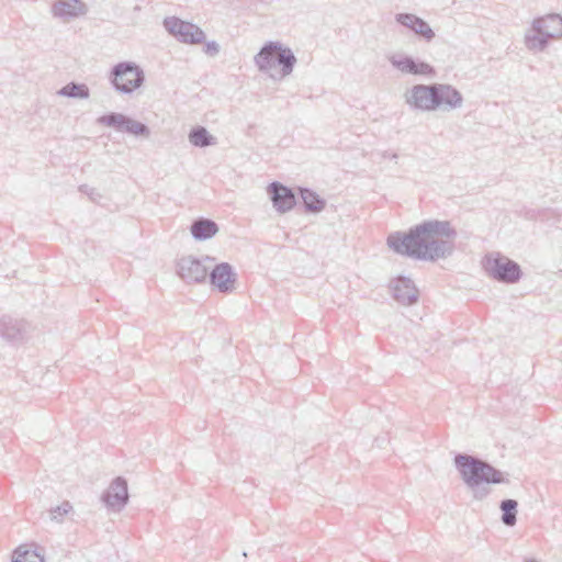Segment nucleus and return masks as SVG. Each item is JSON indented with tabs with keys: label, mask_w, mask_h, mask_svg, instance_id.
<instances>
[{
	"label": "nucleus",
	"mask_w": 562,
	"mask_h": 562,
	"mask_svg": "<svg viewBox=\"0 0 562 562\" xmlns=\"http://www.w3.org/2000/svg\"><path fill=\"white\" fill-rule=\"evenodd\" d=\"M97 123L103 126L112 127L117 132H124L136 137L148 138L150 136L149 127L123 113L110 112L97 119Z\"/></svg>",
	"instance_id": "nucleus-7"
},
{
	"label": "nucleus",
	"mask_w": 562,
	"mask_h": 562,
	"mask_svg": "<svg viewBox=\"0 0 562 562\" xmlns=\"http://www.w3.org/2000/svg\"><path fill=\"white\" fill-rule=\"evenodd\" d=\"M11 562H44V555L37 547L29 549L27 544H23L14 550Z\"/></svg>",
	"instance_id": "nucleus-23"
},
{
	"label": "nucleus",
	"mask_w": 562,
	"mask_h": 562,
	"mask_svg": "<svg viewBox=\"0 0 562 562\" xmlns=\"http://www.w3.org/2000/svg\"><path fill=\"white\" fill-rule=\"evenodd\" d=\"M300 194L306 212L319 213L325 209V199L321 198L315 191L308 188H301Z\"/></svg>",
	"instance_id": "nucleus-20"
},
{
	"label": "nucleus",
	"mask_w": 562,
	"mask_h": 562,
	"mask_svg": "<svg viewBox=\"0 0 562 562\" xmlns=\"http://www.w3.org/2000/svg\"><path fill=\"white\" fill-rule=\"evenodd\" d=\"M525 562H537L535 559H526Z\"/></svg>",
	"instance_id": "nucleus-30"
},
{
	"label": "nucleus",
	"mask_w": 562,
	"mask_h": 562,
	"mask_svg": "<svg viewBox=\"0 0 562 562\" xmlns=\"http://www.w3.org/2000/svg\"><path fill=\"white\" fill-rule=\"evenodd\" d=\"M71 509L72 505L68 501H65L49 510L50 518L56 521H61L63 517L69 514Z\"/></svg>",
	"instance_id": "nucleus-26"
},
{
	"label": "nucleus",
	"mask_w": 562,
	"mask_h": 562,
	"mask_svg": "<svg viewBox=\"0 0 562 562\" xmlns=\"http://www.w3.org/2000/svg\"><path fill=\"white\" fill-rule=\"evenodd\" d=\"M395 21L413 31L417 36L426 42H431L435 38V32L430 25L425 20L413 13H397L395 15Z\"/></svg>",
	"instance_id": "nucleus-16"
},
{
	"label": "nucleus",
	"mask_w": 562,
	"mask_h": 562,
	"mask_svg": "<svg viewBox=\"0 0 562 562\" xmlns=\"http://www.w3.org/2000/svg\"><path fill=\"white\" fill-rule=\"evenodd\" d=\"M52 13L60 19L77 18L87 13V5L81 0H56Z\"/></svg>",
	"instance_id": "nucleus-17"
},
{
	"label": "nucleus",
	"mask_w": 562,
	"mask_h": 562,
	"mask_svg": "<svg viewBox=\"0 0 562 562\" xmlns=\"http://www.w3.org/2000/svg\"><path fill=\"white\" fill-rule=\"evenodd\" d=\"M393 297L402 305H413L417 303L419 291L413 280L406 277H397L390 283Z\"/></svg>",
	"instance_id": "nucleus-15"
},
{
	"label": "nucleus",
	"mask_w": 562,
	"mask_h": 562,
	"mask_svg": "<svg viewBox=\"0 0 562 562\" xmlns=\"http://www.w3.org/2000/svg\"><path fill=\"white\" fill-rule=\"evenodd\" d=\"M215 259L204 256L202 259L193 256H186L177 261V274L186 283H203L207 279L209 267L205 262H213Z\"/></svg>",
	"instance_id": "nucleus-8"
},
{
	"label": "nucleus",
	"mask_w": 562,
	"mask_h": 562,
	"mask_svg": "<svg viewBox=\"0 0 562 562\" xmlns=\"http://www.w3.org/2000/svg\"><path fill=\"white\" fill-rule=\"evenodd\" d=\"M57 94L71 99H88L90 97V90L86 83L71 81L60 88Z\"/></svg>",
	"instance_id": "nucleus-22"
},
{
	"label": "nucleus",
	"mask_w": 562,
	"mask_h": 562,
	"mask_svg": "<svg viewBox=\"0 0 562 562\" xmlns=\"http://www.w3.org/2000/svg\"><path fill=\"white\" fill-rule=\"evenodd\" d=\"M532 30L544 31L551 40L560 38L562 37V16L552 13L544 18L535 19Z\"/></svg>",
	"instance_id": "nucleus-18"
},
{
	"label": "nucleus",
	"mask_w": 562,
	"mask_h": 562,
	"mask_svg": "<svg viewBox=\"0 0 562 562\" xmlns=\"http://www.w3.org/2000/svg\"><path fill=\"white\" fill-rule=\"evenodd\" d=\"M457 231L449 221L428 220L407 232L387 236V246L396 254L422 261L435 262L454 251Z\"/></svg>",
	"instance_id": "nucleus-1"
},
{
	"label": "nucleus",
	"mask_w": 562,
	"mask_h": 562,
	"mask_svg": "<svg viewBox=\"0 0 562 562\" xmlns=\"http://www.w3.org/2000/svg\"><path fill=\"white\" fill-rule=\"evenodd\" d=\"M189 142L195 147H207L216 145V137L211 135L204 126H195L191 128L188 135Z\"/></svg>",
	"instance_id": "nucleus-21"
},
{
	"label": "nucleus",
	"mask_w": 562,
	"mask_h": 562,
	"mask_svg": "<svg viewBox=\"0 0 562 562\" xmlns=\"http://www.w3.org/2000/svg\"><path fill=\"white\" fill-rule=\"evenodd\" d=\"M209 281L220 293H232L236 288L237 273L228 262H221L209 269Z\"/></svg>",
	"instance_id": "nucleus-11"
},
{
	"label": "nucleus",
	"mask_w": 562,
	"mask_h": 562,
	"mask_svg": "<svg viewBox=\"0 0 562 562\" xmlns=\"http://www.w3.org/2000/svg\"><path fill=\"white\" fill-rule=\"evenodd\" d=\"M203 52L206 55H209L211 57H214V56H216L220 53V45L215 41L206 42L205 45H204Z\"/></svg>",
	"instance_id": "nucleus-27"
},
{
	"label": "nucleus",
	"mask_w": 562,
	"mask_h": 562,
	"mask_svg": "<svg viewBox=\"0 0 562 562\" xmlns=\"http://www.w3.org/2000/svg\"><path fill=\"white\" fill-rule=\"evenodd\" d=\"M255 64L261 72L280 81L292 74L296 57L290 47L280 42H268L255 56Z\"/></svg>",
	"instance_id": "nucleus-4"
},
{
	"label": "nucleus",
	"mask_w": 562,
	"mask_h": 562,
	"mask_svg": "<svg viewBox=\"0 0 562 562\" xmlns=\"http://www.w3.org/2000/svg\"><path fill=\"white\" fill-rule=\"evenodd\" d=\"M482 267L488 277L506 284L517 283L522 277L520 266L499 252L487 254Z\"/></svg>",
	"instance_id": "nucleus-6"
},
{
	"label": "nucleus",
	"mask_w": 562,
	"mask_h": 562,
	"mask_svg": "<svg viewBox=\"0 0 562 562\" xmlns=\"http://www.w3.org/2000/svg\"><path fill=\"white\" fill-rule=\"evenodd\" d=\"M406 103L426 112L451 111L462 106L463 95L448 83L415 85L406 93Z\"/></svg>",
	"instance_id": "nucleus-3"
},
{
	"label": "nucleus",
	"mask_w": 562,
	"mask_h": 562,
	"mask_svg": "<svg viewBox=\"0 0 562 562\" xmlns=\"http://www.w3.org/2000/svg\"><path fill=\"white\" fill-rule=\"evenodd\" d=\"M536 32L535 35H526V46L530 50H543L549 42L550 37L547 35L544 31L541 32V30H533Z\"/></svg>",
	"instance_id": "nucleus-25"
},
{
	"label": "nucleus",
	"mask_w": 562,
	"mask_h": 562,
	"mask_svg": "<svg viewBox=\"0 0 562 562\" xmlns=\"http://www.w3.org/2000/svg\"><path fill=\"white\" fill-rule=\"evenodd\" d=\"M383 157H384V158H390V159H396V158H397V154H395V153H391V154H390V153L385 151V153L383 154Z\"/></svg>",
	"instance_id": "nucleus-29"
},
{
	"label": "nucleus",
	"mask_w": 562,
	"mask_h": 562,
	"mask_svg": "<svg viewBox=\"0 0 562 562\" xmlns=\"http://www.w3.org/2000/svg\"><path fill=\"white\" fill-rule=\"evenodd\" d=\"M31 325L23 318L4 314L0 316V338L11 345H20L29 337Z\"/></svg>",
	"instance_id": "nucleus-10"
},
{
	"label": "nucleus",
	"mask_w": 562,
	"mask_h": 562,
	"mask_svg": "<svg viewBox=\"0 0 562 562\" xmlns=\"http://www.w3.org/2000/svg\"><path fill=\"white\" fill-rule=\"evenodd\" d=\"M109 80L120 94H132L144 85L145 72L134 61H121L111 68Z\"/></svg>",
	"instance_id": "nucleus-5"
},
{
	"label": "nucleus",
	"mask_w": 562,
	"mask_h": 562,
	"mask_svg": "<svg viewBox=\"0 0 562 562\" xmlns=\"http://www.w3.org/2000/svg\"><path fill=\"white\" fill-rule=\"evenodd\" d=\"M391 65L403 74L434 77L435 68L428 63L417 60L412 56L392 55L389 57Z\"/></svg>",
	"instance_id": "nucleus-12"
},
{
	"label": "nucleus",
	"mask_w": 562,
	"mask_h": 562,
	"mask_svg": "<svg viewBox=\"0 0 562 562\" xmlns=\"http://www.w3.org/2000/svg\"><path fill=\"white\" fill-rule=\"evenodd\" d=\"M190 232L195 240H206L216 235L218 225L210 218L199 217L192 222Z\"/></svg>",
	"instance_id": "nucleus-19"
},
{
	"label": "nucleus",
	"mask_w": 562,
	"mask_h": 562,
	"mask_svg": "<svg viewBox=\"0 0 562 562\" xmlns=\"http://www.w3.org/2000/svg\"><path fill=\"white\" fill-rule=\"evenodd\" d=\"M268 193L273 207L281 214L291 211L296 204V198L293 190L278 181L268 186Z\"/></svg>",
	"instance_id": "nucleus-14"
},
{
	"label": "nucleus",
	"mask_w": 562,
	"mask_h": 562,
	"mask_svg": "<svg viewBox=\"0 0 562 562\" xmlns=\"http://www.w3.org/2000/svg\"><path fill=\"white\" fill-rule=\"evenodd\" d=\"M79 191L87 194L92 201H97L98 198H101L100 193L97 192L94 188H91L88 184H81L79 187Z\"/></svg>",
	"instance_id": "nucleus-28"
},
{
	"label": "nucleus",
	"mask_w": 562,
	"mask_h": 562,
	"mask_svg": "<svg viewBox=\"0 0 562 562\" xmlns=\"http://www.w3.org/2000/svg\"><path fill=\"white\" fill-rule=\"evenodd\" d=\"M162 24L166 31L181 43L201 44L205 40V33L201 27L177 16L165 18Z\"/></svg>",
	"instance_id": "nucleus-9"
},
{
	"label": "nucleus",
	"mask_w": 562,
	"mask_h": 562,
	"mask_svg": "<svg viewBox=\"0 0 562 562\" xmlns=\"http://www.w3.org/2000/svg\"><path fill=\"white\" fill-rule=\"evenodd\" d=\"M101 498L109 508L121 512L128 502L126 480L122 476L114 479Z\"/></svg>",
	"instance_id": "nucleus-13"
},
{
	"label": "nucleus",
	"mask_w": 562,
	"mask_h": 562,
	"mask_svg": "<svg viewBox=\"0 0 562 562\" xmlns=\"http://www.w3.org/2000/svg\"><path fill=\"white\" fill-rule=\"evenodd\" d=\"M454 465L472 496L476 501H483L491 494V488L484 484H508V475L477 457L458 453L454 457Z\"/></svg>",
	"instance_id": "nucleus-2"
},
{
	"label": "nucleus",
	"mask_w": 562,
	"mask_h": 562,
	"mask_svg": "<svg viewBox=\"0 0 562 562\" xmlns=\"http://www.w3.org/2000/svg\"><path fill=\"white\" fill-rule=\"evenodd\" d=\"M518 503L515 499H503L499 504L502 510V522L505 526L513 527L517 521Z\"/></svg>",
	"instance_id": "nucleus-24"
}]
</instances>
